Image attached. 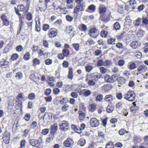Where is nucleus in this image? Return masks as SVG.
Here are the masks:
<instances>
[{"label": "nucleus", "mask_w": 148, "mask_h": 148, "mask_svg": "<svg viewBox=\"0 0 148 148\" xmlns=\"http://www.w3.org/2000/svg\"><path fill=\"white\" fill-rule=\"evenodd\" d=\"M114 146L117 148H121L123 147V145L121 142H117L115 144Z\"/></svg>", "instance_id": "338daca9"}, {"label": "nucleus", "mask_w": 148, "mask_h": 148, "mask_svg": "<svg viewBox=\"0 0 148 148\" xmlns=\"http://www.w3.org/2000/svg\"><path fill=\"white\" fill-rule=\"evenodd\" d=\"M95 43L93 40L91 38L88 39L87 41L86 42V44L88 45H91Z\"/></svg>", "instance_id": "de8ad7c7"}, {"label": "nucleus", "mask_w": 148, "mask_h": 148, "mask_svg": "<svg viewBox=\"0 0 148 148\" xmlns=\"http://www.w3.org/2000/svg\"><path fill=\"white\" fill-rule=\"evenodd\" d=\"M73 143V141L72 139L68 138L67 140L64 141L63 145L64 146L66 147H72Z\"/></svg>", "instance_id": "9d476101"}, {"label": "nucleus", "mask_w": 148, "mask_h": 148, "mask_svg": "<svg viewBox=\"0 0 148 148\" xmlns=\"http://www.w3.org/2000/svg\"><path fill=\"white\" fill-rule=\"evenodd\" d=\"M85 143V140L83 139H81L78 141V145L80 146H83L84 145Z\"/></svg>", "instance_id": "473e14b6"}, {"label": "nucleus", "mask_w": 148, "mask_h": 148, "mask_svg": "<svg viewBox=\"0 0 148 148\" xmlns=\"http://www.w3.org/2000/svg\"><path fill=\"white\" fill-rule=\"evenodd\" d=\"M108 119V117H106L102 120V125L103 126L106 127Z\"/></svg>", "instance_id": "13d9d810"}, {"label": "nucleus", "mask_w": 148, "mask_h": 148, "mask_svg": "<svg viewBox=\"0 0 148 148\" xmlns=\"http://www.w3.org/2000/svg\"><path fill=\"white\" fill-rule=\"evenodd\" d=\"M117 75H113L111 76L108 75H106L104 77V80L106 82L112 83L114 82Z\"/></svg>", "instance_id": "7ed1b4c3"}, {"label": "nucleus", "mask_w": 148, "mask_h": 148, "mask_svg": "<svg viewBox=\"0 0 148 148\" xmlns=\"http://www.w3.org/2000/svg\"><path fill=\"white\" fill-rule=\"evenodd\" d=\"M1 18L4 23V25L6 26L9 25V22L8 21V18L4 15H2Z\"/></svg>", "instance_id": "4468645a"}, {"label": "nucleus", "mask_w": 148, "mask_h": 148, "mask_svg": "<svg viewBox=\"0 0 148 148\" xmlns=\"http://www.w3.org/2000/svg\"><path fill=\"white\" fill-rule=\"evenodd\" d=\"M113 99V98L112 96L111 95H106L104 98V100L105 101L109 103L111 102L112 101Z\"/></svg>", "instance_id": "412c9836"}, {"label": "nucleus", "mask_w": 148, "mask_h": 148, "mask_svg": "<svg viewBox=\"0 0 148 148\" xmlns=\"http://www.w3.org/2000/svg\"><path fill=\"white\" fill-rule=\"evenodd\" d=\"M26 143V140H23L21 141L20 144V146L19 148H25Z\"/></svg>", "instance_id": "a19ab883"}, {"label": "nucleus", "mask_w": 148, "mask_h": 148, "mask_svg": "<svg viewBox=\"0 0 148 148\" xmlns=\"http://www.w3.org/2000/svg\"><path fill=\"white\" fill-rule=\"evenodd\" d=\"M79 126H76L74 125H71V128L75 132L79 134L81 133V131H80V130H79Z\"/></svg>", "instance_id": "5701e85b"}, {"label": "nucleus", "mask_w": 148, "mask_h": 148, "mask_svg": "<svg viewBox=\"0 0 148 148\" xmlns=\"http://www.w3.org/2000/svg\"><path fill=\"white\" fill-rule=\"evenodd\" d=\"M35 94L33 93H30L28 96V98L30 100H33L35 99Z\"/></svg>", "instance_id": "864d4df0"}, {"label": "nucleus", "mask_w": 148, "mask_h": 148, "mask_svg": "<svg viewBox=\"0 0 148 148\" xmlns=\"http://www.w3.org/2000/svg\"><path fill=\"white\" fill-rule=\"evenodd\" d=\"M147 70V67L144 65L140 66L137 68V71L139 74L146 72Z\"/></svg>", "instance_id": "ddd939ff"}, {"label": "nucleus", "mask_w": 148, "mask_h": 148, "mask_svg": "<svg viewBox=\"0 0 148 148\" xmlns=\"http://www.w3.org/2000/svg\"><path fill=\"white\" fill-rule=\"evenodd\" d=\"M70 108V107L68 103L62 105L61 109L62 112H66Z\"/></svg>", "instance_id": "f3484780"}, {"label": "nucleus", "mask_w": 148, "mask_h": 148, "mask_svg": "<svg viewBox=\"0 0 148 148\" xmlns=\"http://www.w3.org/2000/svg\"><path fill=\"white\" fill-rule=\"evenodd\" d=\"M73 88V85H65L64 86V88L65 91L68 92L71 90Z\"/></svg>", "instance_id": "393cba45"}, {"label": "nucleus", "mask_w": 148, "mask_h": 148, "mask_svg": "<svg viewBox=\"0 0 148 148\" xmlns=\"http://www.w3.org/2000/svg\"><path fill=\"white\" fill-rule=\"evenodd\" d=\"M73 47L76 51H78L79 49V45L78 43H73L72 44Z\"/></svg>", "instance_id": "09e8293b"}, {"label": "nucleus", "mask_w": 148, "mask_h": 148, "mask_svg": "<svg viewBox=\"0 0 148 148\" xmlns=\"http://www.w3.org/2000/svg\"><path fill=\"white\" fill-rule=\"evenodd\" d=\"M114 143L110 141L106 145V148H114Z\"/></svg>", "instance_id": "7c9ffc66"}, {"label": "nucleus", "mask_w": 148, "mask_h": 148, "mask_svg": "<svg viewBox=\"0 0 148 148\" xmlns=\"http://www.w3.org/2000/svg\"><path fill=\"white\" fill-rule=\"evenodd\" d=\"M74 1V0H66V6L68 8H73L74 5L73 4V2Z\"/></svg>", "instance_id": "2eb2a0df"}, {"label": "nucleus", "mask_w": 148, "mask_h": 148, "mask_svg": "<svg viewBox=\"0 0 148 148\" xmlns=\"http://www.w3.org/2000/svg\"><path fill=\"white\" fill-rule=\"evenodd\" d=\"M8 62L6 61L4 59H2L0 61V64L2 66H4L7 65Z\"/></svg>", "instance_id": "8fccbe9b"}, {"label": "nucleus", "mask_w": 148, "mask_h": 148, "mask_svg": "<svg viewBox=\"0 0 148 148\" xmlns=\"http://www.w3.org/2000/svg\"><path fill=\"white\" fill-rule=\"evenodd\" d=\"M52 118V113L46 112L45 113L44 116L43 117V120L45 122H48L51 120Z\"/></svg>", "instance_id": "9b49d317"}, {"label": "nucleus", "mask_w": 148, "mask_h": 148, "mask_svg": "<svg viewBox=\"0 0 148 148\" xmlns=\"http://www.w3.org/2000/svg\"><path fill=\"white\" fill-rule=\"evenodd\" d=\"M125 61L123 60H120L118 62V64L119 66H122L125 64Z\"/></svg>", "instance_id": "680f3d73"}, {"label": "nucleus", "mask_w": 148, "mask_h": 148, "mask_svg": "<svg viewBox=\"0 0 148 148\" xmlns=\"http://www.w3.org/2000/svg\"><path fill=\"white\" fill-rule=\"evenodd\" d=\"M68 102L69 100L66 97L63 98L60 101V103L62 105H63L65 103H67Z\"/></svg>", "instance_id": "2f4dec72"}, {"label": "nucleus", "mask_w": 148, "mask_h": 148, "mask_svg": "<svg viewBox=\"0 0 148 148\" xmlns=\"http://www.w3.org/2000/svg\"><path fill=\"white\" fill-rule=\"evenodd\" d=\"M90 123L91 127H97L99 125V121L95 118H92L90 119Z\"/></svg>", "instance_id": "1a4fd4ad"}, {"label": "nucleus", "mask_w": 148, "mask_h": 148, "mask_svg": "<svg viewBox=\"0 0 148 148\" xmlns=\"http://www.w3.org/2000/svg\"><path fill=\"white\" fill-rule=\"evenodd\" d=\"M23 74L21 72H17L16 75L15 77L17 79H20L23 77Z\"/></svg>", "instance_id": "37998d69"}, {"label": "nucleus", "mask_w": 148, "mask_h": 148, "mask_svg": "<svg viewBox=\"0 0 148 148\" xmlns=\"http://www.w3.org/2000/svg\"><path fill=\"white\" fill-rule=\"evenodd\" d=\"M110 85H104L102 86V89L105 92L108 91L110 89Z\"/></svg>", "instance_id": "f704fd0d"}, {"label": "nucleus", "mask_w": 148, "mask_h": 148, "mask_svg": "<svg viewBox=\"0 0 148 148\" xmlns=\"http://www.w3.org/2000/svg\"><path fill=\"white\" fill-rule=\"evenodd\" d=\"M95 6L94 5H91L89 6L88 7V9L90 11H88L87 10V11L92 12L95 11Z\"/></svg>", "instance_id": "c85d7f7f"}, {"label": "nucleus", "mask_w": 148, "mask_h": 148, "mask_svg": "<svg viewBox=\"0 0 148 148\" xmlns=\"http://www.w3.org/2000/svg\"><path fill=\"white\" fill-rule=\"evenodd\" d=\"M107 8L106 7H102V21H107L106 19L104 18L105 17H107V15L105 14Z\"/></svg>", "instance_id": "6ab92c4d"}, {"label": "nucleus", "mask_w": 148, "mask_h": 148, "mask_svg": "<svg viewBox=\"0 0 148 148\" xmlns=\"http://www.w3.org/2000/svg\"><path fill=\"white\" fill-rule=\"evenodd\" d=\"M30 58V53L29 52H27L24 56V59L25 60H28Z\"/></svg>", "instance_id": "6e6d98bb"}, {"label": "nucleus", "mask_w": 148, "mask_h": 148, "mask_svg": "<svg viewBox=\"0 0 148 148\" xmlns=\"http://www.w3.org/2000/svg\"><path fill=\"white\" fill-rule=\"evenodd\" d=\"M116 80L119 85L118 86L119 87L125 85L127 81V80L122 76L118 77Z\"/></svg>", "instance_id": "0eeeda50"}, {"label": "nucleus", "mask_w": 148, "mask_h": 148, "mask_svg": "<svg viewBox=\"0 0 148 148\" xmlns=\"http://www.w3.org/2000/svg\"><path fill=\"white\" fill-rule=\"evenodd\" d=\"M57 124L56 123H54L51 127V129L52 132L55 133V132L57 130L58 126Z\"/></svg>", "instance_id": "4c0bfd02"}, {"label": "nucleus", "mask_w": 148, "mask_h": 148, "mask_svg": "<svg viewBox=\"0 0 148 148\" xmlns=\"http://www.w3.org/2000/svg\"><path fill=\"white\" fill-rule=\"evenodd\" d=\"M141 18H138L135 21L134 25L135 27H137L139 26L141 22Z\"/></svg>", "instance_id": "ea45409f"}, {"label": "nucleus", "mask_w": 148, "mask_h": 148, "mask_svg": "<svg viewBox=\"0 0 148 148\" xmlns=\"http://www.w3.org/2000/svg\"><path fill=\"white\" fill-rule=\"evenodd\" d=\"M50 28L49 25L47 24H44L42 27L43 29L45 31H46Z\"/></svg>", "instance_id": "052dcab7"}, {"label": "nucleus", "mask_w": 148, "mask_h": 148, "mask_svg": "<svg viewBox=\"0 0 148 148\" xmlns=\"http://www.w3.org/2000/svg\"><path fill=\"white\" fill-rule=\"evenodd\" d=\"M40 61L39 59L35 58L33 60V65L34 66H36L37 64H40Z\"/></svg>", "instance_id": "a18cd8bd"}, {"label": "nucleus", "mask_w": 148, "mask_h": 148, "mask_svg": "<svg viewBox=\"0 0 148 148\" xmlns=\"http://www.w3.org/2000/svg\"><path fill=\"white\" fill-rule=\"evenodd\" d=\"M42 138H40L38 140L36 139H32L29 140V143L33 147H38L39 145L42 143Z\"/></svg>", "instance_id": "f03ea898"}, {"label": "nucleus", "mask_w": 148, "mask_h": 148, "mask_svg": "<svg viewBox=\"0 0 148 148\" xmlns=\"http://www.w3.org/2000/svg\"><path fill=\"white\" fill-rule=\"evenodd\" d=\"M85 8V5L82 4H77L74 9V12L77 14L79 12L84 11Z\"/></svg>", "instance_id": "20e7f679"}, {"label": "nucleus", "mask_w": 148, "mask_h": 148, "mask_svg": "<svg viewBox=\"0 0 148 148\" xmlns=\"http://www.w3.org/2000/svg\"><path fill=\"white\" fill-rule=\"evenodd\" d=\"M83 95L84 96L87 97L90 95L91 93V91L89 90L84 89Z\"/></svg>", "instance_id": "c756f323"}, {"label": "nucleus", "mask_w": 148, "mask_h": 148, "mask_svg": "<svg viewBox=\"0 0 148 148\" xmlns=\"http://www.w3.org/2000/svg\"><path fill=\"white\" fill-rule=\"evenodd\" d=\"M128 133L127 131H126V130L125 128H122L119 130V133L120 135L122 136L123 135L125 132Z\"/></svg>", "instance_id": "49530a36"}, {"label": "nucleus", "mask_w": 148, "mask_h": 148, "mask_svg": "<svg viewBox=\"0 0 148 148\" xmlns=\"http://www.w3.org/2000/svg\"><path fill=\"white\" fill-rule=\"evenodd\" d=\"M108 27H106L103 30H102V37H106L108 33Z\"/></svg>", "instance_id": "bb28decb"}, {"label": "nucleus", "mask_w": 148, "mask_h": 148, "mask_svg": "<svg viewBox=\"0 0 148 148\" xmlns=\"http://www.w3.org/2000/svg\"><path fill=\"white\" fill-rule=\"evenodd\" d=\"M45 62L46 65H49L51 64L52 62V61L50 59H47L45 60Z\"/></svg>", "instance_id": "0e129e2a"}, {"label": "nucleus", "mask_w": 148, "mask_h": 148, "mask_svg": "<svg viewBox=\"0 0 148 148\" xmlns=\"http://www.w3.org/2000/svg\"><path fill=\"white\" fill-rule=\"evenodd\" d=\"M110 63V62L108 60H106L104 62L102 61V65L105 66H109Z\"/></svg>", "instance_id": "4d7b16f0"}, {"label": "nucleus", "mask_w": 148, "mask_h": 148, "mask_svg": "<svg viewBox=\"0 0 148 148\" xmlns=\"http://www.w3.org/2000/svg\"><path fill=\"white\" fill-rule=\"evenodd\" d=\"M128 68L130 70H134L136 68V64L133 62H130L127 66Z\"/></svg>", "instance_id": "a211bd4d"}, {"label": "nucleus", "mask_w": 148, "mask_h": 148, "mask_svg": "<svg viewBox=\"0 0 148 148\" xmlns=\"http://www.w3.org/2000/svg\"><path fill=\"white\" fill-rule=\"evenodd\" d=\"M86 71L88 72H89L92 71L93 69L92 67L89 65H87L85 67Z\"/></svg>", "instance_id": "c03bdc74"}, {"label": "nucleus", "mask_w": 148, "mask_h": 148, "mask_svg": "<svg viewBox=\"0 0 148 148\" xmlns=\"http://www.w3.org/2000/svg\"><path fill=\"white\" fill-rule=\"evenodd\" d=\"M125 99L128 101L132 102L135 99L136 95L134 92L132 90H129L124 95Z\"/></svg>", "instance_id": "f257e3e1"}, {"label": "nucleus", "mask_w": 148, "mask_h": 148, "mask_svg": "<svg viewBox=\"0 0 148 148\" xmlns=\"http://www.w3.org/2000/svg\"><path fill=\"white\" fill-rule=\"evenodd\" d=\"M54 138V135L53 134H51L49 135V137H47L46 139L47 142L49 143L52 141Z\"/></svg>", "instance_id": "58836bf2"}, {"label": "nucleus", "mask_w": 148, "mask_h": 148, "mask_svg": "<svg viewBox=\"0 0 148 148\" xmlns=\"http://www.w3.org/2000/svg\"><path fill=\"white\" fill-rule=\"evenodd\" d=\"M102 75L97 73H95L93 75H92L91 77L93 78L95 81H97L100 78Z\"/></svg>", "instance_id": "4be33fe9"}, {"label": "nucleus", "mask_w": 148, "mask_h": 148, "mask_svg": "<svg viewBox=\"0 0 148 148\" xmlns=\"http://www.w3.org/2000/svg\"><path fill=\"white\" fill-rule=\"evenodd\" d=\"M116 97L119 100H121L123 97V95L121 93H117L116 94Z\"/></svg>", "instance_id": "e2e57ef3"}, {"label": "nucleus", "mask_w": 148, "mask_h": 148, "mask_svg": "<svg viewBox=\"0 0 148 148\" xmlns=\"http://www.w3.org/2000/svg\"><path fill=\"white\" fill-rule=\"evenodd\" d=\"M3 141L7 144H8L10 142V134L6 130L5 131L3 136L2 138Z\"/></svg>", "instance_id": "39448f33"}, {"label": "nucleus", "mask_w": 148, "mask_h": 148, "mask_svg": "<svg viewBox=\"0 0 148 148\" xmlns=\"http://www.w3.org/2000/svg\"><path fill=\"white\" fill-rule=\"evenodd\" d=\"M130 45L132 48L136 49L140 47V43L138 41H133L130 43Z\"/></svg>", "instance_id": "f8f14e48"}, {"label": "nucleus", "mask_w": 148, "mask_h": 148, "mask_svg": "<svg viewBox=\"0 0 148 148\" xmlns=\"http://www.w3.org/2000/svg\"><path fill=\"white\" fill-rule=\"evenodd\" d=\"M114 28L115 30H119L120 28V25L118 22H116L114 24Z\"/></svg>", "instance_id": "79ce46f5"}, {"label": "nucleus", "mask_w": 148, "mask_h": 148, "mask_svg": "<svg viewBox=\"0 0 148 148\" xmlns=\"http://www.w3.org/2000/svg\"><path fill=\"white\" fill-rule=\"evenodd\" d=\"M130 111L133 113L136 112L137 111L139 110V107L138 106H131L130 108Z\"/></svg>", "instance_id": "b1692460"}, {"label": "nucleus", "mask_w": 148, "mask_h": 148, "mask_svg": "<svg viewBox=\"0 0 148 148\" xmlns=\"http://www.w3.org/2000/svg\"><path fill=\"white\" fill-rule=\"evenodd\" d=\"M135 56L138 58H140L142 57V53L140 51H136L134 53Z\"/></svg>", "instance_id": "3c124183"}, {"label": "nucleus", "mask_w": 148, "mask_h": 148, "mask_svg": "<svg viewBox=\"0 0 148 148\" xmlns=\"http://www.w3.org/2000/svg\"><path fill=\"white\" fill-rule=\"evenodd\" d=\"M144 33L145 32L143 30L140 29L136 33V35L139 37H141L144 36Z\"/></svg>", "instance_id": "cd10ccee"}, {"label": "nucleus", "mask_w": 148, "mask_h": 148, "mask_svg": "<svg viewBox=\"0 0 148 148\" xmlns=\"http://www.w3.org/2000/svg\"><path fill=\"white\" fill-rule=\"evenodd\" d=\"M18 55L16 53L13 54L11 57V59L12 60H14L17 59L18 58Z\"/></svg>", "instance_id": "774afa93"}, {"label": "nucleus", "mask_w": 148, "mask_h": 148, "mask_svg": "<svg viewBox=\"0 0 148 148\" xmlns=\"http://www.w3.org/2000/svg\"><path fill=\"white\" fill-rule=\"evenodd\" d=\"M70 95L73 98H76L78 96V95L77 93L75 92H72L71 93Z\"/></svg>", "instance_id": "bf43d9fd"}, {"label": "nucleus", "mask_w": 148, "mask_h": 148, "mask_svg": "<svg viewBox=\"0 0 148 148\" xmlns=\"http://www.w3.org/2000/svg\"><path fill=\"white\" fill-rule=\"evenodd\" d=\"M48 36L51 38L56 36L57 34V30L55 28H51L49 32Z\"/></svg>", "instance_id": "6e6552de"}, {"label": "nucleus", "mask_w": 148, "mask_h": 148, "mask_svg": "<svg viewBox=\"0 0 148 148\" xmlns=\"http://www.w3.org/2000/svg\"><path fill=\"white\" fill-rule=\"evenodd\" d=\"M62 53L65 56H68L69 54V50L67 49H64L63 50Z\"/></svg>", "instance_id": "603ef678"}, {"label": "nucleus", "mask_w": 148, "mask_h": 148, "mask_svg": "<svg viewBox=\"0 0 148 148\" xmlns=\"http://www.w3.org/2000/svg\"><path fill=\"white\" fill-rule=\"evenodd\" d=\"M69 74L68 76V77L71 80L73 77V69L72 68H69Z\"/></svg>", "instance_id": "a878e982"}, {"label": "nucleus", "mask_w": 148, "mask_h": 148, "mask_svg": "<svg viewBox=\"0 0 148 148\" xmlns=\"http://www.w3.org/2000/svg\"><path fill=\"white\" fill-rule=\"evenodd\" d=\"M114 106L112 103L109 104L107 106L106 111L108 113L112 112L114 110Z\"/></svg>", "instance_id": "dca6fc26"}, {"label": "nucleus", "mask_w": 148, "mask_h": 148, "mask_svg": "<svg viewBox=\"0 0 148 148\" xmlns=\"http://www.w3.org/2000/svg\"><path fill=\"white\" fill-rule=\"evenodd\" d=\"M60 126L61 130L66 131L69 128V123L66 121H62L60 123Z\"/></svg>", "instance_id": "423d86ee"}, {"label": "nucleus", "mask_w": 148, "mask_h": 148, "mask_svg": "<svg viewBox=\"0 0 148 148\" xmlns=\"http://www.w3.org/2000/svg\"><path fill=\"white\" fill-rule=\"evenodd\" d=\"M18 7L20 11L23 12L25 10V7L23 5H18Z\"/></svg>", "instance_id": "69168bd1"}, {"label": "nucleus", "mask_w": 148, "mask_h": 148, "mask_svg": "<svg viewBox=\"0 0 148 148\" xmlns=\"http://www.w3.org/2000/svg\"><path fill=\"white\" fill-rule=\"evenodd\" d=\"M86 115L85 113L79 112V117L80 120H84L86 118Z\"/></svg>", "instance_id": "e433bc0d"}, {"label": "nucleus", "mask_w": 148, "mask_h": 148, "mask_svg": "<svg viewBox=\"0 0 148 148\" xmlns=\"http://www.w3.org/2000/svg\"><path fill=\"white\" fill-rule=\"evenodd\" d=\"M42 5H43L42 7L40 6L39 7V8L40 11H45L47 8V3H42Z\"/></svg>", "instance_id": "c9c22d12"}, {"label": "nucleus", "mask_w": 148, "mask_h": 148, "mask_svg": "<svg viewBox=\"0 0 148 148\" xmlns=\"http://www.w3.org/2000/svg\"><path fill=\"white\" fill-rule=\"evenodd\" d=\"M96 108V105L94 103L91 104L89 105L88 107V109L91 112H93L95 111Z\"/></svg>", "instance_id": "aec40b11"}, {"label": "nucleus", "mask_w": 148, "mask_h": 148, "mask_svg": "<svg viewBox=\"0 0 148 148\" xmlns=\"http://www.w3.org/2000/svg\"><path fill=\"white\" fill-rule=\"evenodd\" d=\"M116 38H110L108 40V44H111L112 45L115 44V41Z\"/></svg>", "instance_id": "72a5a7b5"}, {"label": "nucleus", "mask_w": 148, "mask_h": 148, "mask_svg": "<svg viewBox=\"0 0 148 148\" xmlns=\"http://www.w3.org/2000/svg\"><path fill=\"white\" fill-rule=\"evenodd\" d=\"M122 103L121 102H118L116 105V109L118 110H119L122 108Z\"/></svg>", "instance_id": "5fc2aeb1"}]
</instances>
